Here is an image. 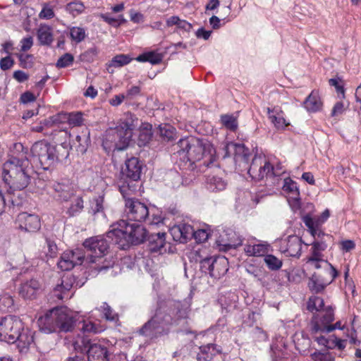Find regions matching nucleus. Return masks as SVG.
<instances>
[{
    "label": "nucleus",
    "instance_id": "obj_57",
    "mask_svg": "<svg viewBox=\"0 0 361 361\" xmlns=\"http://www.w3.org/2000/svg\"><path fill=\"white\" fill-rule=\"evenodd\" d=\"M66 252L71 253L73 255L72 257L70 258L75 265L81 264L85 259L84 254L79 249H77L74 251H68Z\"/></svg>",
    "mask_w": 361,
    "mask_h": 361
},
{
    "label": "nucleus",
    "instance_id": "obj_36",
    "mask_svg": "<svg viewBox=\"0 0 361 361\" xmlns=\"http://www.w3.org/2000/svg\"><path fill=\"white\" fill-rule=\"evenodd\" d=\"M70 207L68 208L67 214L74 216L80 213L84 208V201L81 196H76L72 198Z\"/></svg>",
    "mask_w": 361,
    "mask_h": 361
},
{
    "label": "nucleus",
    "instance_id": "obj_58",
    "mask_svg": "<svg viewBox=\"0 0 361 361\" xmlns=\"http://www.w3.org/2000/svg\"><path fill=\"white\" fill-rule=\"evenodd\" d=\"M159 132L161 137L170 140L173 138V128L168 125L160 126Z\"/></svg>",
    "mask_w": 361,
    "mask_h": 361
},
{
    "label": "nucleus",
    "instance_id": "obj_40",
    "mask_svg": "<svg viewBox=\"0 0 361 361\" xmlns=\"http://www.w3.org/2000/svg\"><path fill=\"white\" fill-rule=\"evenodd\" d=\"M323 236L324 235H321L320 237L318 238V236L316 235L314 240L312 243L311 255H314V257L322 256V252L324 251L327 247V245L325 241L322 240Z\"/></svg>",
    "mask_w": 361,
    "mask_h": 361
},
{
    "label": "nucleus",
    "instance_id": "obj_4",
    "mask_svg": "<svg viewBox=\"0 0 361 361\" xmlns=\"http://www.w3.org/2000/svg\"><path fill=\"white\" fill-rule=\"evenodd\" d=\"M70 148L66 142L54 146L45 141H38L32 146L31 153L39 161L42 168L47 170L57 161L67 159Z\"/></svg>",
    "mask_w": 361,
    "mask_h": 361
},
{
    "label": "nucleus",
    "instance_id": "obj_20",
    "mask_svg": "<svg viewBox=\"0 0 361 361\" xmlns=\"http://www.w3.org/2000/svg\"><path fill=\"white\" fill-rule=\"evenodd\" d=\"M267 112L269 120L277 130H283L290 125V122L284 118V113L280 106L267 107Z\"/></svg>",
    "mask_w": 361,
    "mask_h": 361
},
{
    "label": "nucleus",
    "instance_id": "obj_51",
    "mask_svg": "<svg viewBox=\"0 0 361 361\" xmlns=\"http://www.w3.org/2000/svg\"><path fill=\"white\" fill-rule=\"evenodd\" d=\"M221 120L224 126L229 130L234 131L238 127L237 119L232 115H223Z\"/></svg>",
    "mask_w": 361,
    "mask_h": 361
},
{
    "label": "nucleus",
    "instance_id": "obj_62",
    "mask_svg": "<svg viewBox=\"0 0 361 361\" xmlns=\"http://www.w3.org/2000/svg\"><path fill=\"white\" fill-rule=\"evenodd\" d=\"M347 108H348V106H345L343 102H338L334 106L331 113V115L333 117H336L339 115H341L342 114H343V112L346 110Z\"/></svg>",
    "mask_w": 361,
    "mask_h": 361
},
{
    "label": "nucleus",
    "instance_id": "obj_44",
    "mask_svg": "<svg viewBox=\"0 0 361 361\" xmlns=\"http://www.w3.org/2000/svg\"><path fill=\"white\" fill-rule=\"evenodd\" d=\"M54 6L50 3L42 4V10L38 16L40 19L49 20L55 16Z\"/></svg>",
    "mask_w": 361,
    "mask_h": 361
},
{
    "label": "nucleus",
    "instance_id": "obj_43",
    "mask_svg": "<svg viewBox=\"0 0 361 361\" xmlns=\"http://www.w3.org/2000/svg\"><path fill=\"white\" fill-rule=\"evenodd\" d=\"M70 37L72 41L80 43L86 37V30L82 27H72L70 28Z\"/></svg>",
    "mask_w": 361,
    "mask_h": 361
},
{
    "label": "nucleus",
    "instance_id": "obj_2",
    "mask_svg": "<svg viewBox=\"0 0 361 361\" xmlns=\"http://www.w3.org/2000/svg\"><path fill=\"white\" fill-rule=\"evenodd\" d=\"M177 155L183 161L195 163L205 159L204 164L209 166L215 160L216 150L206 140L195 137L180 139L177 143Z\"/></svg>",
    "mask_w": 361,
    "mask_h": 361
},
{
    "label": "nucleus",
    "instance_id": "obj_34",
    "mask_svg": "<svg viewBox=\"0 0 361 361\" xmlns=\"http://www.w3.org/2000/svg\"><path fill=\"white\" fill-rule=\"evenodd\" d=\"M268 245L259 243L255 245H245L244 251L248 256L259 257L263 256L268 252Z\"/></svg>",
    "mask_w": 361,
    "mask_h": 361
},
{
    "label": "nucleus",
    "instance_id": "obj_7",
    "mask_svg": "<svg viewBox=\"0 0 361 361\" xmlns=\"http://www.w3.org/2000/svg\"><path fill=\"white\" fill-rule=\"evenodd\" d=\"M137 121L138 119L135 115L127 113L115 129L108 131L107 137H117L118 140H113L117 149L123 150L127 147L133 137V130L137 127Z\"/></svg>",
    "mask_w": 361,
    "mask_h": 361
},
{
    "label": "nucleus",
    "instance_id": "obj_3",
    "mask_svg": "<svg viewBox=\"0 0 361 361\" xmlns=\"http://www.w3.org/2000/svg\"><path fill=\"white\" fill-rule=\"evenodd\" d=\"M111 229L106 236L125 250L130 245L142 243L147 236L145 228L140 224H128L125 220H120L111 226Z\"/></svg>",
    "mask_w": 361,
    "mask_h": 361
},
{
    "label": "nucleus",
    "instance_id": "obj_19",
    "mask_svg": "<svg viewBox=\"0 0 361 361\" xmlns=\"http://www.w3.org/2000/svg\"><path fill=\"white\" fill-rule=\"evenodd\" d=\"M302 239L297 235H290L281 246V252L286 256L299 257L301 255Z\"/></svg>",
    "mask_w": 361,
    "mask_h": 361
},
{
    "label": "nucleus",
    "instance_id": "obj_46",
    "mask_svg": "<svg viewBox=\"0 0 361 361\" xmlns=\"http://www.w3.org/2000/svg\"><path fill=\"white\" fill-rule=\"evenodd\" d=\"M324 306V300L318 296H311L307 302V308L309 311H320Z\"/></svg>",
    "mask_w": 361,
    "mask_h": 361
},
{
    "label": "nucleus",
    "instance_id": "obj_54",
    "mask_svg": "<svg viewBox=\"0 0 361 361\" xmlns=\"http://www.w3.org/2000/svg\"><path fill=\"white\" fill-rule=\"evenodd\" d=\"M99 310L104 314L106 320L115 321L117 319V314L113 312L112 309L107 303L104 302L99 308Z\"/></svg>",
    "mask_w": 361,
    "mask_h": 361
},
{
    "label": "nucleus",
    "instance_id": "obj_52",
    "mask_svg": "<svg viewBox=\"0 0 361 361\" xmlns=\"http://www.w3.org/2000/svg\"><path fill=\"white\" fill-rule=\"evenodd\" d=\"M91 211L94 215L104 212V197L99 196L91 201Z\"/></svg>",
    "mask_w": 361,
    "mask_h": 361
},
{
    "label": "nucleus",
    "instance_id": "obj_14",
    "mask_svg": "<svg viewBox=\"0 0 361 361\" xmlns=\"http://www.w3.org/2000/svg\"><path fill=\"white\" fill-rule=\"evenodd\" d=\"M54 316L57 320L59 331L68 332L72 330L75 320L73 313L65 307H56Z\"/></svg>",
    "mask_w": 361,
    "mask_h": 361
},
{
    "label": "nucleus",
    "instance_id": "obj_50",
    "mask_svg": "<svg viewBox=\"0 0 361 361\" xmlns=\"http://www.w3.org/2000/svg\"><path fill=\"white\" fill-rule=\"evenodd\" d=\"M18 57L20 62V66L23 68H30L34 64V56L28 54H19Z\"/></svg>",
    "mask_w": 361,
    "mask_h": 361
},
{
    "label": "nucleus",
    "instance_id": "obj_5",
    "mask_svg": "<svg viewBox=\"0 0 361 361\" xmlns=\"http://www.w3.org/2000/svg\"><path fill=\"white\" fill-rule=\"evenodd\" d=\"M178 305L173 300L161 302L154 316L145 323L140 330V334L153 336L160 332L159 328L163 329L164 326L178 325L176 322V317L170 314V313H173V311L178 310Z\"/></svg>",
    "mask_w": 361,
    "mask_h": 361
},
{
    "label": "nucleus",
    "instance_id": "obj_39",
    "mask_svg": "<svg viewBox=\"0 0 361 361\" xmlns=\"http://www.w3.org/2000/svg\"><path fill=\"white\" fill-rule=\"evenodd\" d=\"M173 301L175 303L178 304V310H176V311H173V313H170V314L172 316H175L176 317V322L177 324H178L181 319L188 318L189 314V309L188 307L184 305L180 301Z\"/></svg>",
    "mask_w": 361,
    "mask_h": 361
},
{
    "label": "nucleus",
    "instance_id": "obj_11",
    "mask_svg": "<svg viewBox=\"0 0 361 361\" xmlns=\"http://www.w3.org/2000/svg\"><path fill=\"white\" fill-rule=\"evenodd\" d=\"M224 150L225 151L224 157L233 154L235 163L239 168H243L247 165L250 157V152L249 149L245 147L243 144L229 142L225 145Z\"/></svg>",
    "mask_w": 361,
    "mask_h": 361
},
{
    "label": "nucleus",
    "instance_id": "obj_26",
    "mask_svg": "<svg viewBox=\"0 0 361 361\" xmlns=\"http://www.w3.org/2000/svg\"><path fill=\"white\" fill-rule=\"evenodd\" d=\"M87 357L89 361H109L107 349L98 343L90 344Z\"/></svg>",
    "mask_w": 361,
    "mask_h": 361
},
{
    "label": "nucleus",
    "instance_id": "obj_27",
    "mask_svg": "<svg viewBox=\"0 0 361 361\" xmlns=\"http://www.w3.org/2000/svg\"><path fill=\"white\" fill-rule=\"evenodd\" d=\"M210 276L215 279L220 278L228 271V262L226 257H216L213 259Z\"/></svg>",
    "mask_w": 361,
    "mask_h": 361
},
{
    "label": "nucleus",
    "instance_id": "obj_15",
    "mask_svg": "<svg viewBox=\"0 0 361 361\" xmlns=\"http://www.w3.org/2000/svg\"><path fill=\"white\" fill-rule=\"evenodd\" d=\"M330 216V211L326 209L316 219L312 218L309 215H306L302 218L305 225L308 228L311 235L315 238L320 235H326L324 232L319 230V227L329 219Z\"/></svg>",
    "mask_w": 361,
    "mask_h": 361
},
{
    "label": "nucleus",
    "instance_id": "obj_60",
    "mask_svg": "<svg viewBox=\"0 0 361 361\" xmlns=\"http://www.w3.org/2000/svg\"><path fill=\"white\" fill-rule=\"evenodd\" d=\"M341 80L340 78H331L329 83L331 86H334L336 92L342 95V98L345 97V90L343 85L341 84Z\"/></svg>",
    "mask_w": 361,
    "mask_h": 361
},
{
    "label": "nucleus",
    "instance_id": "obj_24",
    "mask_svg": "<svg viewBox=\"0 0 361 361\" xmlns=\"http://www.w3.org/2000/svg\"><path fill=\"white\" fill-rule=\"evenodd\" d=\"M75 279L73 275L67 274L61 278L60 283L57 284L54 288L53 293L55 297L59 300L68 298V292L73 288Z\"/></svg>",
    "mask_w": 361,
    "mask_h": 361
},
{
    "label": "nucleus",
    "instance_id": "obj_25",
    "mask_svg": "<svg viewBox=\"0 0 361 361\" xmlns=\"http://www.w3.org/2000/svg\"><path fill=\"white\" fill-rule=\"evenodd\" d=\"M17 335V347L20 353H27L30 346L34 345V333L28 329H24Z\"/></svg>",
    "mask_w": 361,
    "mask_h": 361
},
{
    "label": "nucleus",
    "instance_id": "obj_9",
    "mask_svg": "<svg viewBox=\"0 0 361 361\" xmlns=\"http://www.w3.org/2000/svg\"><path fill=\"white\" fill-rule=\"evenodd\" d=\"M23 330V323L16 316L8 315L0 321V340L8 343H14L17 335Z\"/></svg>",
    "mask_w": 361,
    "mask_h": 361
},
{
    "label": "nucleus",
    "instance_id": "obj_56",
    "mask_svg": "<svg viewBox=\"0 0 361 361\" xmlns=\"http://www.w3.org/2000/svg\"><path fill=\"white\" fill-rule=\"evenodd\" d=\"M283 190L292 195H299V190L297 183L292 180L290 178H286L284 180Z\"/></svg>",
    "mask_w": 361,
    "mask_h": 361
},
{
    "label": "nucleus",
    "instance_id": "obj_23",
    "mask_svg": "<svg viewBox=\"0 0 361 361\" xmlns=\"http://www.w3.org/2000/svg\"><path fill=\"white\" fill-rule=\"evenodd\" d=\"M325 312L321 318L317 316H314L311 320L310 326H312V331L325 332V329H322L323 326H329L334 319V314L333 310L329 307L325 309Z\"/></svg>",
    "mask_w": 361,
    "mask_h": 361
},
{
    "label": "nucleus",
    "instance_id": "obj_33",
    "mask_svg": "<svg viewBox=\"0 0 361 361\" xmlns=\"http://www.w3.org/2000/svg\"><path fill=\"white\" fill-rule=\"evenodd\" d=\"M305 109L310 112L319 111L322 106V102L319 94L312 92L304 102Z\"/></svg>",
    "mask_w": 361,
    "mask_h": 361
},
{
    "label": "nucleus",
    "instance_id": "obj_1",
    "mask_svg": "<svg viewBox=\"0 0 361 361\" xmlns=\"http://www.w3.org/2000/svg\"><path fill=\"white\" fill-rule=\"evenodd\" d=\"M32 172L23 145L16 143L8 159L3 165L4 180L10 188L21 190L28 185Z\"/></svg>",
    "mask_w": 361,
    "mask_h": 361
},
{
    "label": "nucleus",
    "instance_id": "obj_64",
    "mask_svg": "<svg viewBox=\"0 0 361 361\" xmlns=\"http://www.w3.org/2000/svg\"><path fill=\"white\" fill-rule=\"evenodd\" d=\"M14 64L13 59L7 56L4 58H2L0 61V67L3 71H6L10 69Z\"/></svg>",
    "mask_w": 361,
    "mask_h": 361
},
{
    "label": "nucleus",
    "instance_id": "obj_55",
    "mask_svg": "<svg viewBox=\"0 0 361 361\" xmlns=\"http://www.w3.org/2000/svg\"><path fill=\"white\" fill-rule=\"evenodd\" d=\"M74 61V57L71 54L66 53L61 56L56 62L58 68H66L71 66Z\"/></svg>",
    "mask_w": 361,
    "mask_h": 361
},
{
    "label": "nucleus",
    "instance_id": "obj_61",
    "mask_svg": "<svg viewBox=\"0 0 361 361\" xmlns=\"http://www.w3.org/2000/svg\"><path fill=\"white\" fill-rule=\"evenodd\" d=\"M312 357L314 361H334V357L329 353L314 352L312 354Z\"/></svg>",
    "mask_w": 361,
    "mask_h": 361
},
{
    "label": "nucleus",
    "instance_id": "obj_30",
    "mask_svg": "<svg viewBox=\"0 0 361 361\" xmlns=\"http://www.w3.org/2000/svg\"><path fill=\"white\" fill-rule=\"evenodd\" d=\"M165 236V233L152 234L149 238V250L154 252H162L166 244Z\"/></svg>",
    "mask_w": 361,
    "mask_h": 361
},
{
    "label": "nucleus",
    "instance_id": "obj_31",
    "mask_svg": "<svg viewBox=\"0 0 361 361\" xmlns=\"http://www.w3.org/2000/svg\"><path fill=\"white\" fill-rule=\"evenodd\" d=\"M322 256H315L311 255L310 257H307L306 262L310 264L315 269L323 268L324 269V273L330 274V268L332 269H336L330 263H329L326 260H324L322 258Z\"/></svg>",
    "mask_w": 361,
    "mask_h": 361
},
{
    "label": "nucleus",
    "instance_id": "obj_35",
    "mask_svg": "<svg viewBox=\"0 0 361 361\" xmlns=\"http://www.w3.org/2000/svg\"><path fill=\"white\" fill-rule=\"evenodd\" d=\"M82 326L80 327V330L84 334H99L104 331L105 328L104 326L99 323H95L91 320L87 319L83 320L81 322Z\"/></svg>",
    "mask_w": 361,
    "mask_h": 361
},
{
    "label": "nucleus",
    "instance_id": "obj_42",
    "mask_svg": "<svg viewBox=\"0 0 361 361\" xmlns=\"http://www.w3.org/2000/svg\"><path fill=\"white\" fill-rule=\"evenodd\" d=\"M85 9V5L79 1H73L66 4V11L73 16L81 14Z\"/></svg>",
    "mask_w": 361,
    "mask_h": 361
},
{
    "label": "nucleus",
    "instance_id": "obj_53",
    "mask_svg": "<svg viewBox=\"0 0 361 361\" xmlns=\"http://www.w3.org/2000/svg\"><path fill=\"white\" fill-rule=\"evenodd\" d=\"M180 232L181 234V243H186L187 240L192 236L193 228L189 224H179Z\"/></svg>",
    "mask_w": 361,
    "mask_h": 361
},
{
    "label": "nucleus",
    "instance_id": "obj_6",
    "mask_svg": "<svg viewBox=\"0 0 361 361\" xmlns=\"http://www.w3.org/2000/svg\"><path fill=\"white\" fill-rule=\"evenodd\" d=\"M83 246L92 255L90 258L91 267L99 272L106 270L111 267L110 262H106L103 257L106 255L109 243L103 235H97L89 238L83 242Z\"/></svg>",
    "mask_w": 361,
    "mask_h": 361
},
{
    "label": "nucleus",
    "instance_id": "obj_18",
    "mask_svg": "<svg viewBox=\"0 0 361 361\" xmlns=\"http://www.w3.org/2000/svg\"><path fill=\"white\" fill-rule=\"evenodd\" d=\"M42 289V284L36 279H30L22 282L18 288L19 295L24 299H35Z\"/></svg>",
    "mask_w": 361,
    "mask_h": 361
},
{
    "label": "nucleus",
    "instance_id": "obj_63",
    "mask_svg": "<svg viewBox=\"0 0 361 361\" xmlns=\"http://www.w3.org/2000/svg\"><path fill=\"white\" fill-rule=\"evenodd\" d=\"M192 236L197 241L202 243L208 239L209 234L205 230L200 229L197 231H193Z\"/></svg>",
    "mask_w": 361,
    "mask_h": 361
},
{
    "label": "nucleus",
    "instance_id": "obj_45",
    "mask_svg": "<svg viewBox=\"0 0 361 361\" xmlns=\"http://www.w3.org/2000/svg\"><path fill=\"white\" fill-rule=\"evenodd\" d=\"M14 300L8 293H3L0 295V310L1 311H11L13 310Z\"/></svg>",
    "mask_w": 361,
    "mask_h": 361
},
{
    "label": "nucleus",
    "instance_id": "obj_32",
    "mask_svg": "<svg viewBox=\"0 0 361 361\" xmlns=\"http://www.w3.org/2000/svg\"><path fill=\"white\" fill-rule=\"evenodd\" d=\"M329 332L312 331V326H310V334L312 338L318 343L319 345L324 346L326 348H333L335 347V340L333 338H326L324 335Z\"/></svg>",
    "mask_w": 361,
    "mask_h": 361
},
{
    "label": "nucleus",
    "instance_id": "obj_41",
    "mask_svg": "<svg viewBox=\"0 0 361 361\" xmlns=\"http://www.w3.org/2000/svg\"><path fill=\"white\" fill-rule=\"evenodd\" d=\"M73 255L71 253L63 252L57 263L58 267L62 271H69L73 269L75 265L70 258Z\"/></svg>",
    "mask_w": 361,
    "mask_h": 361
},
{
    "label": "nucleus",
    "instance_id": "obj_16",
    "mask_svg": "<svg viewBox=\"0 0 361 361\" xmlns=\"http://www.w3.org/2000/svg\"><path fill=\"white\" fill-rule=\"evenodd\" d=\"M142 164L136 157L128 159L121 169L123 178L137 181L140 178Z\"/></svg>",
    "mask_w": 361,
    "mask_h": 361
},
{
    "label": "nucleus",
    "instance_id": "obj_13",
    "mask_svg": "<svg viewBox=\"0 0 361 361\" xmlns=\"http://www.w3.org/2000/svg\"><path fill=\"white\" fill-rule=\"evenodd\" d=\"M338 271L336 269L330 268V274H314L310 279L308 286L312 291L319 293L322 291L325 287L330 284L337 276Z\"/></svg>",
    "mask_w": 361,
    "mask_h": 361
},
{
    "label": "nucleus",
    "instance_id": "obj_10",
    "mask_svg": "<svg viewBox=\"0 0 361 361\" xmlns=\"http://www.w3.org/2000/svg\"><path fill=\"white\" fill-rule=\"evenodd\" d=\"M243 170H247V173L252 179L256 180H262L269 175L276 176L274 172L273 166L262 157L255 156L252 159L250 166H248L247 164L246 166H243L241 171Z\"/></svg>",
    "mask_w": 361,
    "mask_h": 361
},
{
    "label": "nucleus",
    "instance_id": "obj_48",
    "mask_svg": "<svg viewBox=\"0 0 361 361\" xmlns=\"http://www.w3.org/2000/svg\"><path fill=\"white\" fill-rule=\"evenodd\" d=\"M132 59L125 54H119L114 56L109 63L110 67L118 68L128 64Z\"/></svg>",
    "mask_w": 361,
    "mask_h": 361
},
{
    "label": "nucleus",
    "instance_id": "obj_59",
    "mask_svg": "<svg viewBox=\"0 0 361 361\" xmlns=\"http://www.w3.org/2000/svg\"><path fill=\"white\" fill-rule=\"evenodd\" d=\"M214 259L213 257H207L200 262V269L202 272L210 275Z\"/></svg>",
    "mask_w": 361,
    "mask_h": 361
},
{
    "label": "nucleus",
    "instance_id": "obj_47",
    "mask_svg": "<svg viewBox=\"0 0 361 361\" xmlns=\"http://www.w3.org/2000/svg\"><path fill=\"white\" fill-rule=\"evenodd\" d=\"M264 261L267 267L271 270H278L283 264L282 261L273 255H265Z\"/></svg>",
    "mask_w": 361,
    "mask_h": 361
},
{
    "label": "nucleus",
    "instance_id": "obj_29",
    "mask_svg": "<svg viewBox=\"0 0 361 361\" xmlns=\"http://www.w3.org/2000/svg\"><path fill=\"white\" fill-rule=\"evenodd\" d=\"M219 353L214 344H207L200 348L197 359L198 361H211Z\"/></svg>",
    "mask_w": 361,
    "mask_h": 361
},
{
    "label": "nucleus",
    "instance_id": "obj_17",
    "mask_svg": "<svg viewBox=\"0 0 361 361\" xmlns=\"http://www.w3.org/2000/svg\"><path fill=\"white\" fill-rule=\"evenodd\" d=\"M16 222L21 230L28 232L37 231L41 227V222L39 216L36 214L26 212L18 215Z\"/></svg>",
    "mask_w": 361,
    "mask_h": 361
},
{
    "label": "nucleus",
    "instance_id": "obj_38",
    "mask_svg": "<svg viewBox=\"0 0 361 361\" xmlns=\"http://www.w3.org/2000/svg\"><path fill=\"white\" fill-rule=\"evenodd\" d=\"M136 60L139 62H149L152 64H158L162 61V56L160 54L150 51L139 55Z\"/></svg>",
    "mask_w": 361,
    "mask_h": 361
},
{
    "label": "nucleus",
    "instance_id": "obj_28",
    "mask_svg": "<svg viewBox=\"0 0 361 361\" xmlns=\"http://www.w3.org/2000/svg\"><path fill=\"white\" fill-rule=\"evenodd\" d=\"M37 39L42 45H50L54 41L52 28L42 24L37 31Z\"/></svg>",
    "mask_w": 361,
    "mask_h": 361
},
{
    "label": "nucleus",
    "instance_id": "obj_21",
    "mask_svg": "<svg viewBox=\"0 0 361 361\" xmlns=\"http://www.w3.org/2000/svg\"><path fill=\"white\" fill-rule=\"evenodd\" d=\"M54 314H56V312L54 308L39 318L37 323L42 331L45 334L59 331V325L56 319L54 316Z\"/></svg>",
    "mask_w": 361,
    "mask_h": 361
},
{
    "label": "nucleus",
    "instance_id": "obj_37",
    "mask_svg": "<svg viewBox=\"0 0 361 361\" xmlns=\"http://www.w3.org/2000/svg\"><path fill=\"white\" fill-rule=\"evenodd\" d=\"M152 125L144 123L140 130L138 142L140 145H147L152 139Z\"/></svg>",
    "mask_w": 361,
    "mask_h": 361
},
{
    "label": "nucleus",
    "instance_id": "obj_22",
    "mask_svg": "<svg viewBox=\"0 0 361 361\" xmlns=\"http://www.w3.org/2000/svg\"><path fill=\"white\" fill-rule=\"evenodd\" d=\"M51 188L57 194L59 200L68 202L75 196V190L71 183L67 182H54Z\"/></svg>",
    "mask_w": 361,
    "mask_h": 361
},
{
    "label": "nucleus",
    "instance_id": "obj_49",
    "mask_svg": "<svg viewBox=\"0 0 361 361\" xmlns=\"http://www.w3.org/2000/svg\"><path fill=\"white\" fill-rule=\"evenodd\" d=\"M209 188L213 191L222 190L226 188V183L221 178L212 176L208 179Z\"/></svg>",
    "mask_w": 361,
    "mask_h": 361
},
{
    "label": "nucleus",
    "instance_id": "obj_8",
    "mask_svg": "<svg viewBox=\"0 0 361 361\" xmlns=\"http://www.w3.org/2000/svg\"><path fill=\"white\" fill-rule=\"evenodd\" d=\"M124 187L120 188L125 199V214L128 220L141 222L149 216L147 204L136 198L128 197L124 193Z\"/></svg>",
    "mask_w": 361,
    "mask_h": 361
},
{
    "label": "nucleus",
    "instance_id": "obj_12",
    "mask_svg": "<svg viewBox=\"0 0 361 361\" xmlns=\"http://www.w3.org/2000/svg\"><path fill=\"white\" fill-rule=\"evenodd\" d=\"M65 121H67L68 123L72 127L80 126L83 124L84 121L83 114L79 111L59 114L48 118L44 121V124L47 126H56Z\"/></svg>",
    "mask_w": 361,
    "mask_h": 361
}]
</instances>
